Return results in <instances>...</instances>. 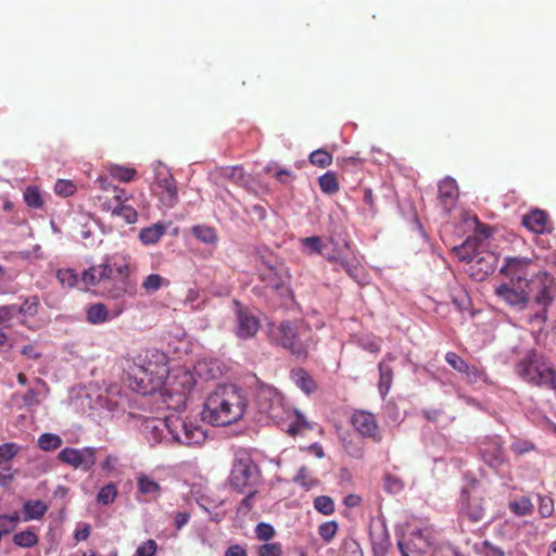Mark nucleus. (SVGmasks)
Returning <instances> with one entry per match:
<instances>
[{
	"label": "nucleus",
	"mask_w": 556,
	"mask_h": 556,
	"mask_svg": "<svg viewBox=\"0 0 556 556\" xmlns=\"http://www.w3.org/2000/svg\"><path fill=\"white\" fill-rule=\"evenodd\" d=\"M247 407L248 399L241 388L222 384L206 397L202 418L213 426L225 427L239 421Z\"/></svg>",
	"instance_id": "nucleus-1"
},
{
	"label": "nucleus",
	"mask_w": 556,
	"mask_h": 556,
	"mask_svg": "<svg viewBox=\"0 0 556 556\" xmlns=\"http://www.w3.org/2000/svg\"><path fill=\"white\" fill-rule=\"evenodd\" d=\"M269 341L280 346L299 361H305L313 344L312 331L296 320L271 323L268 326Z\"/></svg>",
	"instance_id": "nucleus-2"
},
{
	"label": "nucleus",
	"mask_w": 556,
	"mask_h": 556,
	"mask_svg": "<svg viewBox=\"0 0 556 556\" xmlns=\"http://www.w3.org/2000/svg\"><path fill=\"white\" fill-rule=\"evenodd\" d=\"M131 370L137 391L150 393L163 386L168 377L166 355L156 350L147 351L142 364H135Z\"/></svg>",
	"instance_id": "nucleus-3"
},
{
	"label": "nucleus",
	"mask_w": 556,
	"mask_h": 556,
	"mask_svg": "<svg viewBox=\"0 0 556 556\" xmlns=\"http://www.w3.org/2000/svg\"><path fill=\"white\" fill-rule=\"evenodd\" d=\"M517 374L527 382L534 386H545L556 389V372L543 355L529 351L516 365Z\"/></svg>",
	"instance_id": "nucleus-4"
},
{
	"label": "nucleus",
	"mask_w": 556,
	"mask_h": 556,
	"mask_svg": "<svg viewBox=\"0 0 556 556\" xmlns=\"http://www.w3.org/2000/svg\"><path fill=\"white\" fill-rule=\"evenodd\" d=\"M261 478V469L251 455L244 451L236 453L228 477L229 485L239 493H245L250 489H255Z\"/></svg>",
	"instance_id": "nucleus-5"
},
{
	"label": "nucleus",
	"mask_w": 556,
	"mask_h": 556,
	"mask_svg": "<svg viewBox=\"0 0 556 556\" xmlns=\"http://www.w3.org/2000/svg\"><path fill=\"white\" fill-rule=\"evenodd\" d=\"M164 422L173 439L180 444L199 445L206 439L205 431L199 425L178 414L166 416Z\"/></svg>",
	"instance_id": "nucleus-6"
},
{
	"label": "nucleus",
	"mask_w": 556,
	"mask_h": 556,
	"mask_svg": "<svg viewBox=\"0 0 556 556\" xmlns=\"http://www.w3.org/2000/svg\"><path fill=\"white\" fill-rule=\"evenodd\" d=\"M525 286L528 291V300L532 296L534 303L541 307V312L536 313L535 317L545 321L546 309L556 294L554 278L547 273H540Z\"/></svg>",
	"instance_id": "nucleus-7"
},
{
	"label": "nucleus",
	"mask_w": 556,
	"mask_h": 556,
	"mask_svg": "<svg viewBox=\"0 0 556 556\" xmlns=\"http://www.w3.org/2000/svg\"><path fill=\"white\" fill-rule=\"evenodd\" d=\"M254 404L261 414L278 422L283 420L288 412L282 395L270 386H260L255 392Z\"/></svg>",
	"instance_id": "nucleus-8"
},
{
	"label": "nucleus",
	"mask_w": 556,
	"mask_h": 556,
	"mask_svg": "<svg viewBox=\"0 0 556 556\" xmlns=\"http://www.w3.org/2000/svg\"><path fill=\"white\" fill-rule=\"evenodd\" d=\"M352 428L363 438L374 443L382 441V431L376 416L365 409H355L350 418Z\"/></svg>",
	"instance_id": "nucleus-9"
},
{
	"label": "nucleus",
	"mask_w": 556,
	"mask_h": 556,
	"mask_svg": "<svg viewBox=\"0 0 556 556\" xmlns=\"http://www.w3.org/2000/svg\"><path fill=\"white\" fill-rule=\"evenodd\" d=\"M58 458L63 464H66L75 469L80 468L84 471H89L96 464L97 460V448L84 447V448H63Z\"/></svg>",
	"instance_id": "nucleus-10"
},
{
	"label": "nucleus",
	"mask_w": 556,
	"mask_h": 556,
	"mask_svg": "<svg viewBox=\"0 0 556 556\" xmlns=\"http://www.w3.org/2000/svg\"><path fill=\"white\" fill-rule=\"evenodd\" d=\"M113 268V273H116L118 279L113 281L112 287H105V293L109 298L112 299H121L126 294H132L135 290L134 283H131L128 279L130 274V267L128 264L122 265H111Z\"/></svg>",
	"instance_id": "nucleus-11"
},
{
	"label": "nucleus",
	"mask_w": 556,
	"mask_h": 556,
	"mask_svg": "<svg viewBox=\"0 0 556 556\" xmlns=\"http://www.w3.org/2000/svg\"><path fill=\"white\" fill-rule=\"evenodd\" d=\"M531 265V260L521 256H507L504 258V264L500 273L510 279L511 282L518 283L529 282L527 280L528 269Z\"/></svg>",
	"instance_id": "nucleus-12"
},
{
	"label": "nucleus",
	"mask_w": 556,
	"mask_h": 556,
	"mask_svg": "<svg viewBox=\"0 0 556 556\" xmlns=\"http://www.w3.org/2000/svg\"><path fill=\"white\" fill-rule=\"evenodd\" d=\"M156 185L163 190L160 200L165 207L172 208L178 202V190L175 178L166 170L156 173Z\"/></svg>",
	"instance_id": "nucleus-13"
},
{
	"label": "nucleus",
	"mask_w": 556,
	"mask_h": 556,
	"mask_svg": "<svg viewBox=\"0 0 556 556\" xmlns=\"http://www.w3.org/2000/svg\"><path fill=\"white\" fill-rule=\"evenodd\" d=\"M495 294L509 305H525L528 302V291L525 283L517 281L502 283L495 289Z\"/></svg>",
	"instance_id": "nucleus-14"
},
{
	"label": "nucleus",
	"mask_w": 556,
	"mask_h": 556,
	"mask_svg": "<svg viewBox=\"0 0 556 556\" xmlns=\"http://www.w3.org/2000/svg\"><path fill=\"white\" fill-rule=\"evenodd\" d=\"M258 318L248 309L240 307L237 311V337L243 340L253 338L258 332Z\"/></svg>",
	"instance_id": "nucleus-15"
},
{
	"label": "nucleus",
	"mask_w": 556,
	"mask_h": 556,
	"mask_svg": "<svg viewBox=\"0 0 556 556\" xmlns=\"http://www.w3.org/2000/svg\"><path fill=\"white\" fill-rule=\"evenodd\" d=\"M260 280L276 292L282 293L287 287V276L282 268L265 265L260 269Z\"/></svg>",
	"instance_id": "nucleus-16"
},
{
	"label": "nucleus",
	"mask_w": 556,
	"mask_h": 556,
	"mask_svg": "<svg viewBox=\"0 0 556 556\" xmlns=\"http://www.w3.org/2000/svg\"><path fill=\"white\" fill-rule=\"evenodd\" d=\"M112 275L113 268L108 262H105L86 269L81 275V280L86 286H96L103 282L105 288L109 287V285L112 286Z\"/></svg>",
	"instance_id": "nucleus-17"
},
{
	"label": "nucleus",
	"mask_w": 556,
	"mask_h": 556,
	"mask_svg": "<svg viewBox=\"0 0 556 556\" xmlns=\"http://www.w3.org/2000/svg\"><path fill=\"white\" fill-rule=\"evenodd\" d=\"M480 454L484 462L497 467L504 462V451L498 438H488L480 443Z\"/></svg>",
	"instance_id": "nucleus-18"
},
{
	"label": "nucleus",
	"mask_w": 556,
	"mask_h": 556,
	"mask_svg": "<svg viewBox=\"0 0 556 556\" xmlns=\"http://www.w3.org/2000/svg\"><path fill=\"white\" fill-rule=\"evenodd\" d=\"M462 516L468 518L471 522L481 521L484 517L485 509L483 498L477 495L463 493V504L460 507Z\"/></svg>",
	"instance_id": "nucleus-19"
},
{
	"label": "nucleus",
	"mask_w": 556,
	"mask_h": 556,
	"mask_svg": "<svg viewBox=\"0 0 556 556\" xmlns=\"http://www.w3.org/2000/svg\"><path fill=\"white\" fill-rule=\"evenodd\" d=\"M39 299L37 296H29L24 300L21 305H3V307H12L13 312L10 315V321L13 318H18L21 325H25L28 317H34L38 312Z\"/></svg>",
	"instance_id": "nucleus-20"
},
{
	"label": "nucleus",
	"mask_w": 556,
	"mask_h": 556,
	"mask_svg": "<svg viewBox=\"0 0 556 556\" xmlns=\"http://www.w3.org/2000/svg\"><path fill=\"white\" fill-rule=\"evenodd\" d=\"M394 359L395 357L393 355L387 354L386 357L378 365L380 376L378 382V390L382 397H384L388 394L393 381V369L387 364V361Z\"/></svg>",
	"instance_id": "nucleus-21"
},
{
	"label": "nucleus",
	"mask_w": 556,
	"mask_h": 556,
	"mask_svg": "<svg viewBox=\"0 0 556 556\" xmlns=\"http://www.w3.org/2000/svg\"><path fill=\"white\" fill-rule=\"evenodd\" d=\"M522 225L534 233H544L547 229V215L544 211L533 210L522 217Z\"/></svg>",
	"instance_id": "nucleus-22"
},
{
	"label": "nucleus",
	"mask_w": 556,
	"mask_h": 556,
	"mask_svg": "<svg viewBox=\"0 0 556 556\" xmlns=\"http://www.w3.org/2000/svg\"><path fill=\"white\" fill-rule=\"evenodd\" d=\"M125 189H113V192L110 194H100L98 195V200L101 203L102 210L105 212H110L114 214L116 210L127 201Z\"/></svg>",
	"instance_id": "nucleus-23"
},
{
	"label": "nucleus",
	"mask_w": 556,
	"mask_h": 556,
	"mask_svg": "<svg viewBox=\"0 0 556 556\" xmlns=\"http://www.w3.org/2000/svg\"><path fill=\"white\" fill-rule=\"evenodd\" d=\"M439 198L444 206L453 204L458 198V187L456 181L446 177L439 184Z\"/></svg>",
	"instance_id": "nucleus-24"
},
{
	"label": "nucleus",
	"mask_w": 556,
	"mask_h": 556,
	"mask_svg": "<svg viewBox=\"0 0 556 556\" xmlns=\"http://www.w3.org/2000/svg\"><path fill=\"white\" fill-rule=\"evenodd\" d=\"M409 539L408 545L412 552H417L419 554L426 553L428 547L433 544L431 533L427 530H417L414 531Z\"/></svg>",
	"instance_id": "nucleus-25"
},
{
	"label": "nucleus",
	"mask_w": 556,
	"mask_h": 556,
	"mask_svg": "<svg viewBox=\"0 0 556 556\" xmlns=\"http://www.w3.org/2000/svg\"><path fill=\"white\" fill-rule=\"evenodd\" d=\"M291 378L294 383L306 394L316 390V382L313 377L303 368H296L291 371Z\"/></svg>",
	"instance_id": "nucleus-26"
},
{
	"label": "nucleus",
	"mask_w": 556,
	"mask_h": 556,
	"mask_svg": "<svg viewBox=\"0 0 556 556\" xmlns=\"http://www.w3.org/2000/svg\"><path fill=\"white\" fill-rule=\"evenodd\" d=\"M165 232L166 227L161 223H156L141 229L139 232V239L146 245L155 244L165 235Z\"/></svg>",
	"instance_id": "nucleus-27"
},
{
	"label": "nucleus",
	"mask_w": 556,
	"mask_h": 556,
	"mask_svg": "<svg viewBox=\"0 0 556 556\" xmlns=\"http://www.w3.org/2000/svg\"><path fill=\"white\" fill-rule=\"evenodd\" d=\"M110 319L108 307L103 303L91 304L86 308V320L91 325H99Z\"/></svg>",
	"instance_id": "nucleus-28"
},
{
	"label": "nucleus",
	"mask_w": 556,
	"mask_h": 556,
	"mask_svg": "<svg viewBox=\"0 0 556 556\" xmlns=\"http://www.w3.org/2000/svg\"><path fill=\"white\" fill-rule=\"evenodd\" d=\"M48 510V506L45 502L37 500V501H26L23 507L24 521H30L35 519H40L45 516V514Z\"/></svg>",
	"instance_id": "nucleus-29"
},
{
	"label": "nucleus",
	"mask_w": 556,
	"mask_h": 556,
	"mask_svg": "<svg viewBox=\"0 0 556 556\" xmlns=\"http://www.w3.org/2000/svg\"><path fill=\"white\" fill-rule=\"evenodd\" d=\"M481 245V240L478 238H467V240L459 247L455 248L462 261L472 262L478 255V250Z\"/></svg>",
	"instance_id": "nucleus-30"
},
{
	"label": "nucleus",
	"mask_w": 556,
	"mask_h": 556,
	"mask_svg": "<svg viewBox=\"0 0 556 556\" xmlns=\"http://www.w3.org/2000/svg\"><path fill=\"white\" fill-rule=\"evenodd\" d=\"M370 541L374 556H387L390 547V538L384 530L378 533L371 531Z\"/></svg>",
	"instance_id": "nucleus-31"
},
{
	"label": "nucleus",
	"mask_w": 556,
	"mask_h": 556,
	"mask_svg": "<svg viewBox=\"0 0 556 556\" xmlns=\"http://www.w3.org/2000/svg\"><path fill=\"white\" fill-rule=\"evenodd\" d=\"M180 379H181V382H180V386H181V390H178V389H173L170 392L173 393H176L177 394V401H176V405L177 407L179 408L180 406H184L185 407V404H186V395L187 393L190 392V390L192 389L193 387V379H192V376L189 374V372H184L181 376H180Z\"/></svg>",
	"instance_id": "nucleus-32"
},
{
	"label": "nucleus",
	"mask_w": 556,
	"mask_h": 556,
	"mask_svg": "<svg viewBox=\"0 0 556 556\" xmlns=\"http://www.w3.org/2000/svg\"><path fill=\"white\" fill-rule=\"evenodd\" d=\"M304 253L307 255L318 254L321 255L324 251V242L319 236H311L300 239Z\"/></svg>",
	"instance_id": "nucleus-33"
},
{
	"label": "nucleus",
	"mask_w": 556,
	"mask_h": 556,
	"mask_svg": "<svg viewBox=\"0 0 556 556\" xmlns=\"http://www.w3.org/2000/svg\"><path fill=\"white\" fill-rule=\"evenodd\" d=\"M193 236L203 243L213 244L217 242V233L213 227L197 225L192 227Z\"/></svg>",
	"instance_id": "nucleus-34"
},
{
	"label": "nucleus",
	"mask_w": 556,
	"mask_h": 556,
	"mask_svg": "<svg viewBox=\"0 0 556 556\" xmlns=\"http://www.w3.org/2000/svg\"><path fill=\"white\" fill-rule=\"evenodd\" d=\"M320 190L326 194H334L339 191V182L333 172H327L318 178Z\"/></svg>",
	"instance_id": "nucleus-35"
},
{
	"label": "nucleus",
	"mask_w": 556,
	"mask_h": 556,
	"mask_svg": "<svg viewBox=\"0 0 556 556\" xmlns=\"http://www.w3.org/2000/svg\"><path fill=\"white\" fill-rule=\"evenodd\" d=\"M508 507L511 513L520 517L529 516L533 513V504L527 496H522L519 500L510 502Z\"/></svg>",
	"instance_id": "nucleus-36"
},
{
	"label": "nucleus",
	"mask_w": 556,
	"mask_h": 556,
	"mask_svg": "<svg viewBox=\"0 0 556 556\" xmlns=\"http://www.w3.org/2000/svg\"><path fill=\"white\" fill-rule=\"evenodd\" d=\"M109 173L112 178L122 181V182H130L136 177V169L132 167H124L119 165H112L109 168Z\"/></svg>",
	"instance_id": "nucleus-37"
},
{
	"label": "nucleus",
	"mask_w": 556,
	"mask_h": 556,
	"mask_svg": "<svg viewBox=\"0 0 556 556\" xmlns=\"http://www.w3.org/2000/svg\"><path fill=\"white\" fill-rule=\"evenodd\" d=\"M25 203L31 208H41L43 206V198L40 190L36 186H28L24 193Z\"/></svg>",
	"instance_id": "nucleus-38"
},
{
	"label": "nucleus",
	"mask_w": 556,
	"mask_h": 556,
	"mask_svg": "<svg viewBox=\"0 0 556 556\" xmlns=\"http://www.w3.org/2000/svg\"><path fill=\"white\" fill-rule=\"evenodd\" d=\"M138 491L141 494H153L157 495L161 492V485L150 477L141 475L137 479Z\"/></svg>",
	"instance_id": "nucleus-39"
},
{
	"label": "nucleus",
	"mask_w": 556,
	"mask_h": 556,
	"mask_svg": "<svg viewBox=\"0 0 556 556\" xmlns=\"http://www.w3.org/2000/svg\"><path fill=\"white\" fill-rule=\"evenodd\" d=\"M13 543L20 547L29 548L37 545L38 536L31 530L21 531L13 535Z\"/></svg>",
	"instance_id": "nucleus-40"
},
{
	"label": "nucleus",
	"mask_w": 556,
	"mask_h": 556,
	"mask_svg": "<svg viewBox=\"0 0 556 556\" xmlns=\"http://www.w3.org/2000/svg\"><path fill=\"white\" fill-rule=\"evenodd\" d=\"M56 278L63 288L72 289L78 282V275L72 268H62L56 271Z\"/></svg>",
	"instance_id": "nucleus-41"
},
{
	"label": "nucleus",
	"mask_w": 556,
	"mask_h": 556,
	"mask_svg": "<svg viewBox=\"0 0 556 556\" xmlns=\"http://www.w3.org/2000/svg\"><path fill=\"white\" fill-rule=\"evenodd\" d=\"M62 445V439L54 433H43L38 439V446L42 451H54Z\"/></svg>",
	"instance_id": "nucleus-42"
},
{
	"label": "nucleus",
	"mask_w": 556,
	"mask_h": 556,
	"mask_svg": "<svg viewBox=\"0 0 556 556\" xmlns=\"http://www.w3.org/2000/svg\"><path fill=\"white\" fill-rule=\"evenodd\" d=\"M168 285L169 281L163 278L161 275L151 274L143 280L141 286L147 292L151 293L160 290L163 286L167 287Z\"/></svg>",
	"instance_id": "nucleus-43"
},
{
	"label": "nucleus",
	"mask_w": 556,
	"mask_h": 556,
	"mask_svg": "<svg viewBox=\"0 0 556 556\" xmlns=\"http://www.w3.org/2000/svg\"><path fill=\"white\" fill-rule=\"evenodd\" d=\"M309 162L320 168H326L332 163V154L324 149H318L309 154Z\"/></svg>",
	"instance_id": "nucleus-44"
},
{
	"label": "nucleus",
	"mask_w": 556,
	"mask_h": 556,
	"mask_svg": "<svg viewBox=\"0 0 556 556\" xmlns=\"http://www.w3.org/2000/svg\"><path fill=\"white\" fill-rule=\"evenodd\" d=\"M293 481L306 489H311L318 484V480L312 476L311 471L305 466H302L298 470Z\"/></svg>",
	"instance_id": "nucleus-45"
},
{
	"label": "nucleus",
	"mask_w": 556,
	"mask_h": 556,
	"mask_svg": "<svg viewBox=\"0 0 556 556\" xmlns=\"http://www.w3.org/2000/svg\"><path fill=\"white\" fill-rule=\"evenodd\" d=\"M21 451V446L14 442H8L0 445V465L12 460Z\"/></svg>",
	"instance_id": "nucleus-46"
},
{
	"label": "nucleus",
	"mask_w": 556,
	"mask_h": 556,
	"mask_svg": "<svg viewBox=\"0 0 556 556\" xmlns=\"http://www.w3.org/2000/svg\"><path fill=\"white\" fill-rule=\"evenodd\" d=\"M117 496V489L115 484L108 483L103 488L100 489L97 495V500L99 503L103 505H109L114 502Z\"/></svg>",
	"instance_id": "nucleus-47"
},
{
	"label": "nucleus",
	"mask_w": 556,
	"mask_h": 556,
	"mask_svg": "<svg viewBox=\"0 0 556 556\" xmlns=\"http://www.w3.org/2000/svg\"><path fill=\"white\" fill-rule=\"evenodd\" d=\"M539 501V514L541 518L545 519L553 515L554 513V500L551 496H545L538 494Z\"/></svg>",
	"instance_id": "nucleus-48"
},
{
	"label": "nucleus",
	"mask_w": 556,
	"mask_h": 556,
	"mask_svg": "<svg viewBox=\"0 0 556 556\" xmlns=\"http://www.w3.org/2000/svg\"><path fill=\"white\" fill-rule=\"evenodd\" d=\"M314 507L324 515H331L334 511V503L331 497L320 495L314 501Z\"/></svg>",
	"instance_id": "nucleus-49"
},
{
	"label": "nucleus",
	"mask_w": 556,
	"mask_h": 556,
	"mask_svg": "<svg viewBox=\"0 0 556 556\" xmlns=\"http://www.w3.org/2000/svg\"><path fill=\"white\" fill-rule=\"evenodd\" d=\"M20 521L18 513H14L12 515H2L0 516V532L1 535L10 533Z\"/></svg>",
	"instance_id": "nucleus-50"
},
{
	"label": "nucleus",
	"mask_w": 556,
	"mask_h": 556,
	"mask_svg": "<svg viewBox=\"0 0 556 556\" xmlns=\"http://www.w3.org/2000/svg\"><path fill=\"white\" fill-rule=\"evenodd\" d=\"M334 270L342 269L344 270L351 278H357L358 271V263L351 262L348 257H342L337 264H334Z\"/></svg>",
	"instance_id": "nucleus-51"
},
{
	"label": "nucleus",
	"mask_w": 556,
	"mask_h": 556,
	"mask_svg": "<svg viewBox=\"0 0 556 556\" xmlns=\"http://www.w3.org/2000/svg\"><path fill=\"white\" fill-rule=\"evenodd\" d=\"M337 531L338 523L336 521L324 522L318 528V534L327 543H329L334 538Z\"/></svg>",
	"instance_id": "nucleus-52"
},
{
	"label": "nucleus",
	"mask_w": 556,
	"mask_h": 556,
	"mask_svg": "<svg viewBox=\"0 0 556 556\" xmlns=\"http://www.w3.org/2000/svg\"><path fill=\"white\" fill-rule=\"evenodd\" d=\"M445 361L453 369L460 374L468 370V364L455 352H447L445 354Z\"/></svg>",
	"instance_id": "nucleus-53"
},
{
	"label": "nucleus",
	"mask_w": 556,
	"mask_h": 556,
	"mask_svg": "<svg viewBox=\"0 0 556 556\" xmlns=\"http://www.w3.org/2000/svg\"><path fill=\"white\" fill-rule=\"evenodd\" d=\"M113 215L124 218L127 224H134L137 222L138 218L137 211L132 206L127 205L126 202L121 204L118 210H116V212Z\"/></svg>",
	"instance_id": "nucleus-54"
},
{
	"label": "nucleus",
	"mask_w": 556,
	"mask_h": 556,
	"mask_svg": "<svg viewBox=\"0 0 556 556\" xmlns=\"http://www.w3.org/2000/svg\"><path fill=\"white\" fill-rule=\"evenodd\" d=\"M54 191L62 197H70L76 192V185L72 180L59 179L54 185Z\"/></svg>",
	"instance_id": "nucleus-55"
},
{
	"label": "nucleus",
	"mask_w": 556,
	"mask_h": 556,
	"mask_svg": "<svg viewBox=\"0 0 556 556\" xmlns=\"http://www.w3.org/2000/svg\"><path fill=\"white\" fill-rule=\"evenodd\" d=\"M258 556H282V545L276 543H265L258 548Z\"/></svg>",
	"instance_id": "nucleus-56"
},
{
	"label": "nucleus",
	"mask_w": 556,
	"mask_h": 556,
	"mask_svg": "<svg viewBox=\"0 0 556 556\" xmlns=\"http://www.w3.org/2000/svg\"><path fill=\"white\" fill-rule=\"evenodd\" d=\"M275 529L271 525L260 522L255 528V534L258 540L268 541L274 538Z\"/></svg>",
	"instance_id": "nucleus-57"
},
{
	"label": "nucleus",
	"mask_w": 556,
	"mask_h": 556,
	"mask_svg": "<svg viewBox=\"0 0 556 556\" xmlns=\"http://www.w3.org/2000/svg\"><path fill=\"white\" fill-rule=\"evenodd\" d=\"M157 551V544L154 540L149 539L137 547V556H154Z\"/></svg>",
	"instance_id": "nucleus-58"
},
{
	"label": "nucleus",
	"mask_w": 556,
	"mask_h": 556,
	"mask_svg": "<svg viewBox=\"0 0 556 556\" xmlns=\"http://www.w3.org/2000/svg\"><path fill=\"white\" fill-rule=\"evenodd\" d=\"M510 448L516 455H523L534 451L535 445L527 440H517L511 444Z\"/></svg>",
	"instance_id": "nucleus-59"
},
{
	"label": "nucleus",
	"mask_w": 556,
	"mask_h": 556,
	"mask_svg": "<svg viewBox=\"0 0 556 556\" xmlns=\"http://www.w3.org/2000/svg\"><path fill=\"white\" fill-rule=\"evenodd\" d=\"M384 489L390 493H399L403 489V482L390 473L384 477Z\"/></svg>",
	"instance_id": "nucleus-60"
},
{
	"label": "nucleus",
	"mask_w": 556,
	"mask_h": 556,
	"mask_svg": "<svg viewBox=\"0 0 556 556\" xmlns=\"http://www.w3.org/2000/svg\"><path fill=\"white\" fill-rule=\"evenodd\" d=\"M463 374L466 376L468 383H477L478 381L483 380L485 377L484 371L477 366L468 365V370L463 371Z\"/></svg>",
	"instance_id": "nucleus-61"
},
{
	"label": "nucleus",
	"mask_w": 556,
	"mask_h": 556,
	"mask_svg": "<svg viewBox=\"0 0 556 556\" xmlns=\"http://www.w3.org/2000/svg\"><path fill=\"white\" fill-rule=\"evenodd\" d=\"M358 344L364 350L370 352V353H378L380 351V342L374 338L366 337V338H359Z\"/></svg>",
	"instance_id": "nucleus-62"
},
{
	"label": "nucleus",
	"mask_w": 556,
	"mask_h": 556,
	"mask_svg": "<svg viewBox=\"0 0 556 556\" xmlns=\"http://www.w3.org/2000/svg\"><path fill=\"white\" fill-rule=\"evenodd\" d=\"M295 415H296L295 421L292 422L288 429V433L291 435L298 434L301 431V429H303V428H309L307 421L305 420V418L302 415H300L298 412Z\"/></svg>",
	"instance_id": "nucleus-63"
},
{
	"label": "nucleus",
	"mask_w": 556,
	"mask_h": 556,
	"mask_svg": "<svg viewBox=\"0 0 556 556\" xmlns=\"http://www.w3.org/2000/svg\"><path fill=\"white\" fill-rule=\"evenodd\" d=\"M223 175L227 178L233 179L236 182H239L244 177V170L239 166L227 167L224 169Z\"/></svg>",
	"instance_id": "nucleus-64"
}]
</instances>
